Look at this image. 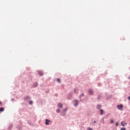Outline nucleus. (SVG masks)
<instances>
[{"instance_id": "f257e3e1", "label": "nucleus", "mask_w": 130, "mask_h": 130, "mask_svg": "<svg viewBox=\"0 0 130 130\" xmlns=\"http://www.w3.org/2000/svg\"><path fill=\"white\" fill-rule=\"evenodd\" d=\"M68 111V108H65L64 109H63L61 111V113H60V115H61V116H66V112H67Z\"/></svg>"}, {"instance_id": "f03ea898", "label": "nucleus", "mask_w": 130, "mask_h": 130, "mask_svg": "<svg viewBox=\"0 0 130 130\" xmlns=\"http://www.w3.org/2000/svg\"><path fill=\"white\" fill-rule=\"evenodd\" d=\"M117 108L119 110H120L121 111H122V110H123V105H118L117 106Z\"/></svg>"}, {"instance_id": "7ed1b4c3", "label": "nucleus", "mask_w": 130, "mask_h": 130, "mask_svg": "<svg viewBox=\"0 0 130 130\" xmlns=\"http://www.w3.org/2000/svg\"><path fill=\"white\" fill-rule=\"evenodd\" d=\"M51 123V120L48 119H45V124H46V125H49V124H50Z\"/></svg>"}, {"instance_id": "20e7f679", "label": "nucleus", "mask_w": 130, "mask_h": 130, "mask_svg": "<svg viewBox=\"0 0 130 130\" xmlns=\"http://www.w3.org/2000/svg\"><path fill=\"white\" fill-rule=\"evenodd\" d=\"M74 106L75 107H77V106H78V105H79V101H78L77 100H75L74 101Z\"/></svg>"}, {"instance_id": "39448f33", "label": "nucleus", "mask_w": 130, "mask_h": 130, "mask_svg": "<svg viewBox=\"0 0 130 130\" xmlns=\"http://www.w3.org/2000/svg\"><path fill=\"white\" fill-rule=\"evenodd\" d=\"M121 125L122 126H125V125H127V123L124 121H123L121 122Z\"/></svg>"}, {"instance_id": "423d86ee", "label": "nucleus", "mask_w": 130, "mask_h": 130, "mask_svg": "<svg viewBox=\"0 0 130 130\" xmlns=\"http://www.w3.org/2000/svg\"><path fill=\"white\" fill-rule=\"evenodd\" d=\"M88 93L90 95H93V89H89L88 90Z\"/></svg>"}, {"instance_id": "0eeeda50", "label": "nucleus", "mask_w": 130, "mask_h": 130, "mask_svg": "<svg viewBox=\"0 0 130 130\" xmlns=\"http://www.w3.org/2000/svg\"><path fill=\"white\" fill-rule=\"evenodd\" d=\"M30 99H31V98L29 96H26L24 98L25 101H29V100H30Z\"/></svg>"}, {"instance_id": "6e6552de", "label": "nucleus", "mask_w": 130, "mask_h": 130, "mask_svg": "<svg viewBox=\"0 0 130 130\" xmlns=\"http://www.w3.org/2000/svg\"><path fill=\"white\" fill-rule=\"evenodd\" d=\"M57 106H58V108H62V107H63V106L62 105V104L59 103V104H58Z\"/></svg>"}, {"instance_id": "1a4fd4ad", "label": "nucleus", "mask_w": 130, "mask_h": 130, "mask_svg": "<svg viewBox=\"0 0 130 130\" xmlns=\"http://www.w3.org/2000/svg\"><path fill=\"white\" fill-rule=\"evenodd\" d=\"M101 107H102V106H101V105H98L96 106V109H101Z\"/></svg>"}, {"instance_id": "9d476101", "label": "nucleus", "mask_w": 130, "mask_h": 130, "mask_svg": "<svg viewBox=\"0 0 130 130\" xmlns=\"http://www.w3.org/2000/svg\"><path fill=\"white\" fill-rule=\"evenodd\" d=\"M38 74L39 75H40V76H43V72H42V71H38Z\"/></svg>"}, {"instance_id": "9b49d317", "label": "nucleus", "mask_w": 130, "mask_h": 130, "mask_svg": "<svg viewBox=\"0 0 130 130\" xmlns=\"http://www.w3.org/2000/svg\"><path fill=\"white\" fill-rule=\"evenodd\" d=\"M13 127V124H10L8 127L9 129H12V128Z\"/></svg>"}, {"instance_id": "f8f14e48", "label": "nucleus", "mask_w": 130, "mask_h": 130, "mask_svg": "<svg viewBox=\"0 0 130 130\" xmlns=\"http://www.w3.org/2000/svg\"><path fill=\"white\" fill-rule=\"evenodd\" d=\"M100 111L101 112V115H102V114H103V112H104V111H103L102 109H101Z\"/></svg>"}, {"instance_id": "ddd939ff", "label": "nucleus", "mask_w": 130, "mask_h": 130, "mask_svg": "<svg viewBox=\"0 0 130 130\" xmlns=\"http://www.w3.org/2000/svg\"><path fill=\"white\" fill-rule=\"evenodd\" d=\"M38 86V83H35L34 84L33 87H37Z\"/></svg>"}, {"instance_id": "4468645a", "label": "nucleus", "mask_w": 130, "mask_h": 130, "mask_svg": "<svg viewBox=\"0 0 130 130\" xmlns=\"http://www.w3.org/2000/svg\"><path fill=\"white\" fill-rule=\"evenodd\" d=\"M32 104H33V101H30L29 102V105H32Z\"/></svg>"}, {"instance_id": "2eb2a0df", "label": "nucleus", "mask_w": 130, "mask_h": 130, "mask_svg": "<svg viewBox=\"0 0 130 130\" xmlns=\"http://www.w3.org/2000/svg\"><path fill=\"white\" fill-rule=\"evenodd\" d=\"M4 110H5V109H4V108H0V111H1V112H3V111H4Z\"/></svg>"}, {"instance_id": "dca6fc26", "label": "nucleus", "mask_w": 130, "mask_h": 130, "mask_svg": "<svg viewBox=\"0 0 130 130\" xmlns=\"http://www.w3.org/2000/svg\"><path fill=\"white\" fill-rule=\"evenodd\" d=\"M57 113H59L60 112V110L59 109H58L56 110Z\"/></svg>"}, {"instance_id": "f3484780", "label": "nucleus", "mask_w": 130, "mask_h": 130, "mask_svg": "<svg viewBox=\"0 0 130 130\" xmlns=\"http://www.w3.org/2000/svg\"><path fill=\"white\" fill-rule=\"evenodd\" d=\"M57 82L58 83H60V78H57Z\"/></svg>"}, {"instance_id": "a211bd4d", "label": "nucleus", "mask_w": 130, "mask_h": 130, "mask_svg": "<svg viewBox=\"0 0 130 130\" xmlns=\"http://www.w3.org/2000/svg\"><path fill=\"white\" fill-rule=\"evenodd\" d=\"M74 91V93H77L78 92V89L75 88Z\"/></svg>"}, {"instance_id": "6ab92c4d", "label": "nucleus", "mask_w": 130, "mask_h": 130, "mask_svg": "<svg viewBox=\"0 0 130 130\" xmlns=\"http://www.w3.org/2000/svg\"><path fill=\"white\" fill-rule=\"evenodd\" d=\"M110 122H111V123H113V122H114V120L113 119H111L110 120Z\"/></svg>"}, {"instance_id": "aec40b11", "label": "nucleus", "mask_w": 130, "mask_h": 130, "mask_svg": "<svg viewBox=\"0 0 130 130\" xmlns=\"http://www.w3.org/2000/svg\"><path fill=\"white\" fill-rule=\"evenodd\" d=\"M83 96H84V94L82 93L81 94H80L79 98H82V97H83Z\"/></svg>"}, {"instance_id": "412c9836", "label": "nucleus", "mask_w": 130, "mask_h": 130, "mask_svg": "<svg viewBox=\"0 0 130 130\" xmlns=\"http://www.w3.org/2000/svg\"><path fill=\"white\" fill-rule=\"evenodd\" d=\"M102 120L103 123H105V122H104V118H102Z\"/></svg>"}, {"instance_id": "4be33fe9", "label": "nucleus", "mask_w": 130, "mask_h": 130, "mask_svg": "<svg viewBox=\"0 0 130 130\" xmlns=\"http://www.w3.org/2000/svg\"><path fill=\"white\" fill-rule=\"evenodd\" d=\"M87 130H93V128H90V127H88Z\"/></svg>"}, {"instance_id": "5701e85b", "label": "nucleus", "mask_w": 130, "mask_h": 130, "mask_svg": "<svg viewBox=\"0 0 130 130\" xmlns=\"http://www.w3.org/2000/svg\"><path fill=\"white\" fill-rule=\"evenodd\" d=\"M126 129H125V128H124V127H122V128H121V129H120V130H125Z\"/></svg>"}, {"instance_id": "b1692460", "label": "nucleus", "mask_w": 130, "mask_h": 130, "mask_svg": "<svg viewBox=\"0 0 130 130\" xmlns=\"http://www.w3.org/2000/svg\"><path fill=\"white\" fill-rule=\"evenodd\" d=\"M116 126H118V122H117L116 123Z\"/></svg>"}, {"instance_id": "393cba45", "label": "nucleus", "mask_w": 130, "mask_h": 130, "mask_svg": "<svg viewBox=\"0 0 130 130\" xmlns=\"http://www.w3.org/2000/svg\"><path fill=\"white\" fill-rule=\"evenodd\" d=\"M128 100H130V96L128 98Z\"/></svg>"}, {"instance_id": "a878e982", "label": "nucleus", "mask_w": 130, "mask_h": 130, "mask_svg": "<svg viewBox=\"0 0 130 130\" xmlns=\"http://www.w3.org/2000/svg\"><path fill=\"white\" fill-rule=\"evenodd\" d=\"M93 123H96V121H93Z\"/></svg>"}, {"instance_id": "bb28decb", "label": "nucleus", "mask_w": 130, "mask_h": 130, "mask_svg": "<svg viewBox=\"0 0 130 130\" xmlns=\"http://www.w3.org/2000/svg\"><path fill=\"white\" fill-rule=\"evenodd\" d=\"M11 100L12 101H14V99H12Z\"/></svg>"}, {"instance_id": "cd10ccee", "label": "nucleus", "mask_w": 130, "mask_h": 130, "mask_svg": "<svg viewBox=\"0 0 130 130\" xmlns=\"http://www.w3.org/2000/svg\"><path fill=\"white\" fill-rule=\"evenodd\" d=\"M128 79H129V80H130V77H128Z\"/></svg>"}, {"instance_id": "c85d7f7f", "label": "nucleus", "mask_w": 130, "mask_h": 130, "mask_svg": "<svg viewBox=\"0 0 130 130\" xmlns=\"http://www.w3.org/2000/svg\"><path fill=\"white\" fill-rule=\"evenodd\" d=\"M2 104V102H0V105Z\"/></svg>"}]
</instances>
